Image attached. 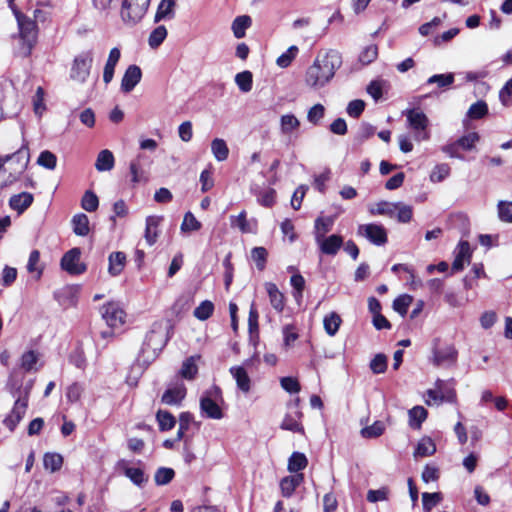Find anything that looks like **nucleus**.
I'll use <instances>...</instances> for the list:
<instances>
[{
  "instance_id": "f257e3e1",
  "label": "nucleus",
  "mask_w": 512,
  "mask_h": 512,
  "mask_svg": "<svg viewBox=\"0 0 512 512\" xmlns=\"http://www.w3.org/2000/svg\"><path fill=\"white\" fill-rule=\"evenodd\" d=\"M342 65V55L335 49H328L317 54L313 63L304 74L305 85L312 90H320L328 85Z\"/></svg>"
},
{
  "instance_id": "f03ea898",
  "label": "nucleus",
  "mask_w": 512,
  "mask_h": 512,
  "mask_svg": "<svg viewBox=\"0 0 512 512\" xmlns=\"http://www.w3.org/2000/svg\"><path fill=\"white\" fill-rule=\"evenodd\" d=\"M29 159L27 147H21L11 155L0 156V186L13 183L25 171Z\"/></svg>"
},
{
  "instance_id": "7ed1b4c3",
  "label": "nucleus",
  "mask_w": 512,
  "mask_h": 512,
  "mask_svg": "<svg viewBox=\"0 0 512 512\" xmlns=\"http://www.w3.org/2000/svg\"><path fill=\"white\" fill-rule=\"evenodd\" d=\"M19 28V38L21 40L20 53L28 57L37 42L38 26L37 23L21 12L14 11Z\"/></svg>"
},
{
  "instance_id": "20e7f679",
  "label": "nucleus",
  "mask_w": 512,
  "mask_h": 512,
  "mask_svg": "<svg viewBox=\"0 0 512 512\" xmlns=\"http://www.w3.org/2000/svg\"><path fill=\"white\" fill-rule=\"evenodd\" d=\"M150 0H124L120 15L127 26H135L145 16Z\"/></svg>"
},
{
  "instance_id": "39448f33",
  "label": "nucleus",
  "mask_w": 512,
  "mask_h": 512,
  "mask_svg": "<svg viewBox=\"0 0 512 512\" xmlns=\"http://www.w3.org/2000/svg\"><path fill=\"white\" fill-rule=\"evenodd\" d=\"M29 393L30 387L20 391L11 412L4 419L3 423L10 431H13L25 416L28 408Z\"/></svg>"
},
{
  "instance_id": "423d86ee",
  "label": "nucleus",
  "mask_w": 512,
  "mask_h": 512,
  "mask_svg": "<svg viewBox=\"0 0 512 512\" xmlns=\"http://www.w3.org/2000/svg\"><path fill=\"white\" fill-rule=\"evenodd\" d=\"M435 341L432 349V363L437 367H450L457 361L458 351L452 344L438 345Z\"/></svg>"
},
{
  "instance_id": "0eeeda50",
  "label": "nucleus",
  "mask_w": 512,
  "mask_h": 512,
  "mask_svg": "<svg viewBox=\"0 0 512 512\" xmlns=\"http://www.w3.org/2000/svg\"><path fill=\"white\" fill-rule=\"evenodd\" d=\"M409 126L415 131L416 141H425L430 138V133L427 130L429 120L427 116L418 109H410L406 111Z\"/></svg>"
},
{
  "instance_id": "6e6552de",
  "label": "nucleus",
  "mask_w": 512,
  "mask_h": 512,
  "mask_svg": "<svg viewBox=\"0 0 512 512\" xmlns=\"http://www.w3.org/2000/svg\"><path fill=\"white\" fill-rule=\"evenodd\" d=\"M102 318L111 328H118L124 325L126 312L122 305L116 301H110L104 304L100 309Z\"/></svg>"
},
{
  "instance_id": "1a4fd4ad",
  "label": "nucleus",
  "mask_w": 512,
  "mask_h": 512,
  "mask_svg": "<svg viewBox=\"0 0 512 512\" xmlns=\"http://www.w3.org/2000/svg\"><path fill=\"white\" fill-rule=\"evenodd\" d=\"M93 57L91 52L78 55L73 62L71 78L78 82H84L90 74Z\"/></svg>"
},
{
  "instance_id": "9d476101",
  "label": "nucleus",
  "mask_w": 512,
  "mask_h": 512,
  "mask_svg": "<svg viewBox=\"0 0 512 512\" xmlns=\"http://www.w3.org/2000/svg\"><path fill=\"white\" fill-rule=\"evenodd\" d=\"M358 234L378 246L384 245L387 242L386 229L379 224H362L358 227Z\"/></svg>"
},
{
  "instance_id": "9b49d317",
  "label": "nucleus",
  "mask_w": 512,
  "mask_h": 512,
  "mask_svg": "<svg viewBox=\"0 0 512 512\" xmlns=\"http://www.w3.org/2000/svg\"><path fill=\"white\" fill-rule=\"evenodd\" d=\"M81 251L79 248H73L66 252L61 259L63 270L72 275H78L86 270V266L80 261Z\"/></svg>"
},
{
  "instance_id": "f8f14e48",
  "label": "nucleus",
  "mask_w": 512,
  "mask_h": 512,
  "mask_svg": "<svg viewBox=\"0 0 512 512\" xmlns=\"http://www.w3.org/2000/svg\"><path fill=\"white\" fill-rule=\"evenodd\" d=\"M219 394V389L214 388L211 391H207L200 399V408L201 411L208 417L212 419H221L223 417L222 410L216 400L213 398V395L217 396Z\"/></svg>"
},
{
  "instance_id": "ddd939ff",
  "label": "nucleus",
  "mask_w": 512,
  "mask_h": 512,
  "mask_svg": "<svg viewBox=\"0 0 512 512\" xmlns=\"http://www.w3.org/2000/svg\"><path fill=\"white\" fill-rule=\"evenodd\" d=\"M289 409L282 420L281 429L303 434L304 428L301 424L303 414L299 410L298 400Z\"/></svg>"
},
{
  "instance_id": "4468645a",
  "label": "nucleus",
  "mask_w": 512,
  "mask_h": 512,
  "mask_svg": "<svg viewBox=\"0 0 512 512\" xmlns=\"http://www.w3.org/2000/svg\"><path fill=\"white\" fill-rule=\"evenodd\" d=\"M444 385H445L444 381L438 380L436 382L435 389L428 390V392H427L428 399L426 400V403L428 405H432L433 403L439 404L444 400L449 401V402L454 401L455 396H456L454 390L449 389V390L445 391L443 388Z\"/></svg>"
},
{
  "instance_id": "2eb2a0df",
  "label": "nucleus",
  "mask_w": 512,
  "mask_h": 512,
  "mask_svg": "<svg viewBox=\"0 0 512 512\" xmlns=\"http://www.w3.org/2000/svg\"><path fill=\"white\" fill-rule=\"evenodd\" d=\"M142 77L141 69L137 65H130L122 78L121 89L128 93L140 82Z\"/></svg>"
},
{
  "instance_id": "dca6fc26",
  "label": "nucleus",
  "mask_w": 512,
  "mask_h": 512,
  "mask_svg": "<svg viewBox=\"0 0 512 512\" xmlns=\"http://www.w3.org/2000/svg\"><path fill=\"white\" fill-rule=\"evenodd\" d=\"M300 121L294 114H284L280 117V133L290 139L297 134Z\"/></svg>"
},
{
  "instance_id": "f3484780",
  "label": "nucleus",
  "mask_w": 512,
  "mask_h": 512,
  "mask_svg": "<svg viewBox=\"0 0 512 512\" xmlns=\"http://www.w3.org/2000/svg\"><path fill=\"white\" fill-rule=\"evenodd\" d=\"M165 345V341L163 340V337L161 334L150 331L145 338V341L142 346V352L143 354L149 353L150 350H152L151 356L155 357L158 352L162 350V348Z\"/></svg>"
},
{
  "instance_id": "a211bd4d",
  "label": "nucleus",
  "mask_w": 512,
  "mask_h": 512,
  "mask_svg": "<svg viewBox=\"0 0 512 512\" xmlns=\"http://www.w3.org/2000/svg\"><path fill=\"white\" fill-rule=\"evenodd\" d=\"M320 250L327 255H335L343 244V238L339 235H331L316 240Z\"/></svg>"
},
{
  "instance_id": "6ab92c4d",
  "label": "nucleus",
  "mask_w": 512,
  "mask_h": 512,
  "mask_svg": "<svg viewBox=\"0 0 512 512\" xmlns=\"http://www.w3.org/2000/svg\"><path fill=\"white\" fill-rule=\"evenodd\" d=\"M471 257L470 245L467 241H462L456 248L455 259L452 263V270L460 271L464 268V264L469 263Z\"/></svg>"
},
{
  "instance_id": "aec40b11",
  "label": "nucleus",
  "mask_w": 512,
  "mask_h": 512,
  "mask_svg": "<svg viewBox=\"0 0 512 512\" xmlns=\"http://www.w3.org/2000/svg\"><path fill=\"white\" fill-rule=\"evenodd\" d=\"M145 160V155L138 154L135 159H133L130 163L129 170L131 175V182L133 184H138L140 182H146L148 177L146 172L143 169V161Z\"/></svg>"
},
{
  "instance_id": "412c9836",
  "label": "nucleus",
  "mask_w": 512,
  "mask_h": 512,
  "mask_svg": "<svg viewBox=\"0 0 512 512\" xmlns=\"http://www.w3.org/2000/svg\"><path fill=\"white\" fill-rule=\"evenodd\" d=\"M186 395V388L183 384H177L168 388L162 396V402L167 405H178Z\"/></svg>"
},
{
  "instance_id": "4be33fe9",
  "label": "nucleus",
  "mask_w": 512,
  "mask_h": 512,
  "mask_svg": "<svg viewBox=\"0 0 512 512\" xmlns=\"http://www.w3.org/2000/svg\"><path fill=\"white\" fill-rule=\"evenodd\" d=\"M230 373L237 383V387L244 393H248L251 388V380L242 366H233L230 368Z\"/></svg>"
},
{
  "instance_id": "5701e85b",
  "label": "nucleus",
  "mask_w": 512,
  "mask_h": 512,
  "mask_svg": "<svg viewBox=\"0 0 512 512\" xmlns=\"http://www.w3.org/2000/svg\"><path fill=\"white\" fill-rule=\"evenodd\" d=\"M231 225L233 227H238L242 233H255L257 228L256 220H248L246 218V212L242 211L237 216H231Z\"/></svg>"
},
{
  "instance_id": "b1692460",
  "label": "nucleus",
  "mask_w": 512,
  "mask_h": 512,
  "mask_svg": "<svg viewBox=\"0 0 512 512\" xmlns=\"http://www.w3.org/2000/svg\"><path fill=\"white\" fill-rule=\"evenodd\" d=\"M33 200L34 197L31 193L22 192L13 195L9 200V205L13 210L21 214L33 203Z\"/></svg>"
},
{
  "instance_id": "393cba45",
  "label": "nucleus",
  "mask_w": 512,
  "mask_h": 512,
  "mask_svg": "<svg viewBox=\"0 0 512 512\" xmlns=\"http://www.w3.org/2000/svg\"><path fill=\"white\" fill-rule=\"evenodd\" d=\"M120 50L118 48H112L110 50L108 59L106 61L104 71H103V80L106 84L110 83L114 76L115 67L120 59Z\"/></svg>"
},
{
  "instance_id": "a878e982",
  "label": "nucleus",
  "mask_w": 512,
  "mask_h": 512,
  "mask_svg": "<svg viewBox=\"0 0 512 512\" xmlns=\"http://www.w3.org/2000/svg\"><path fill=\"white\" fill-rule=\"evenodd\" d=\"M114 164H115V158H114L113 153L110 150L104 149L98 153L96 162H95V168L97 171H99V172L110 171L113 169Z\"/></svg>"
},
{
  "instance_id": "bb28decb",
  "label": "nucleus",
  "mask_w": 512,
  "mask_h": 512,
  "mask_svg": "<svg viewBox=\"0 0 512 512\" xmlns=\"http://www.w3.org/2000/svg\"><path fill=\"white\" fill-rule=\"evenodd\" d=\"M303 474L284 477L280 482L281 493L284 497H291L295 489L302 483Z\"/></svg>"
},
{
  "instance_id": "cd10ccee",
  "label": "nucleus",
  "mask_w": 512,
  "mask_h": 512,
  "mask_svg": "<svg viewBox=\"0 0 512 512\" xmlns=\"http://www.w3.org/2000/svg\"><path fill=\"white\" fill-rule=\"evenodd\" d=\"M265 289L269 296L272 307L278 312H281L285 305L284 295L279 291L278 287L271 282H267L265 284Z\"/></svg>"
},
{
  "instance_id": "c85d7f7f",
  "label": "nucleus",
  "mask_w": 512,
  "mask_h": 512,
  "mask_svg": "<svg viewBox=\"0 0 512 512\" xmlns=\"http://www.w3.org/2000/svg\"><path fill=\"white\" fill-rule=\"evenodd\" d=\"M108 272L111 276H118L126 264V255L123 252H113L109 256Z\"/></svg>"
},
{
  "instance_id": "c756f323",
  "label": "nucleus",
  "mask_w": 512,
  "mask_h": 512,
  "mask_svg": "<svg viewBox=\"0 0 512 512\" xmlns=\"http://www.w3.org/2000/svg\"><path fill=\"white\" fill-rule=\"evenodd\" d=\"M161 219L159 216H149L146 219L145 240L150 246L156 242Z\"/></svg>"
},
{
  "instance_id": "7c9ffc66",
  "label": "nucleus",
  "mask_w": 512,
  "mask_h": 512,
  "mask_svg": "<svg viewBox=\"0 0 512 512\" xmlns=\"http://www.w3.org/2000/svg\"><path fill=\"white\" fill-rule=\"evenodd\" d=\"M71 224L73 227V232L78 236H86L89 234V219L87 215L83 213H78L73 216L71 220Z\"/></svg>"
},
{
  "instance_id": "2f4dec72",
  "label": "nucleus",
  "mask_w": 512,
  "mask_h": 512,
  "mask_svg": "<svg viewBox=\"0 0 512 512\" xmlns=\"http://www.w3.org/2000/svg\"><path fill=\"white\" fill-rule=\"evenodd\" d=\"M200 359L199 355L190 356L187 358L180 369V375L184 379L192 380L198 373L197 361Z\"/></svg>"
},
{
  "instance_id": "473e14b6",
  "label": "nucleus",
  "mask_w": 512,
  "mask_h": 512,
  "mask_svg": "<svg viewBox=\"0 0 512 512\" xmlns=\"http://www.w3.org/2000/svg\"><path fill=\"white\" fill-rule=\"evenodd\" d=\"M333 224H334L333 217H330V216L318 217L315 220V231H314L315 241L325 237L326 234L329 231H331Z\"/></svg>"
},
{
  "instance_id": "72a5a7b5",
  "label": "nucleus",
  "mask_w": 512,
  "mask_h": 512,
  "mask_svg": "<svg viewBox=\"0 0 512 512\" xmlns=\"http://www.w3.org/2000/svg\"><path fill=\"white\" fill-rule=\"evenodd\" d=\"M175 6L176 0H162L155 15V21L172 19L174 17Z\"/></svg>"
},
{
  "instance_id": "f704fd0d",
  "label": "nucleus",
  "mask_w": 512,
  "mask_h": 512,
  "mask_svg": "<svg viewBox=\"0 0 512 512\" xmlns=\"http://www.w3.org/2000/svg\"><path fill=\"white\" fill-rule=\"evenodd\" d=\"M341 323L342 319L336 312L329 313L323 319L324 330L331 337L336 335Z\"/></svg>"
},
{
  "instance_id": "c9c22d12",
  "label": "nucleus",
  "mask_w": 512,
  "mask_h": 512,
  "mask_svg": "<svg viewBox=\"0 0 512 512\" xmlns=\"http://www.w3.org/2000/svg\"><path fill=\"white\" fill-rule=\"evenodd\" d=\"M211 152L215 159L219 162L225 161L229 156V148L225 140L215 138L211 142Z\"/></svg>"
},
{
  "instance_id": "e433bc0d",
  "label": "nucleus",
  "mask_w": 512,
  "mask_h": 512,
  "mask_svg": "<svg viewBox=\"0 0 512 512\" xmlns=\"http://www.w3.org/2000/svg\"><path fill=\"white\" fill-rule=\"evenodd\" d=\"M252 20L248 15L238 16L234 19L232 23V31L234 36L237 39L243 38L245 36V31L250 27Z\"/></svg>"
},
{
  "instance_id": "4c0bfd02",
  "label": "nucleus",
  "mask_w": 512,
  "mask_h": 512,
  "mask_svg": "<svg viewBox=\"0 0 512 512\" xmlns=\"http://www.w3.org/2000/svg\"><path fill=\"white\" fill-rule=\"evenodd\" d=\"M397 211V203L382 201L370 209L373 215H385L394 218Z\"/></svg>"
},
{
  "instance_id": "58836bf2",
  "label": "nucleus",
  "mask_w": 512,
  "mask_h": 512,
  "mask_svg": "<svg viewBox=\"0 0 512 512\" xmlns=\"http://www.w3.org/2000/svg\"><path fill=\"white\" fill-rule=\"evenodd\" d=\"M436 452V445L431 438H422L415 449V457L431 456Z\"/></svg>"
},
{
  "instance_id": "ea45409f",
  "label": "nucleus",
  "mask_w": 512,
  "mask_h": 512,
  "mask_svg": "<svg viewBox=\"0 0 512 512\" xmlns=\"http://www.w3.org/2000/svg\"><path fill=\"white\" fill-rule=\"evenodd\" d=\"M40 354L35 350H29L21 356V368L26 372L31 370L37 371L36 364L39 361Z\"/></svg>"
},
{
  "instance_id": "a19ab883",
  "label": "nucleus",
  "mask_w": 512,
  "mask_h": 512,
  "mask_svg": "<svg viewBox=\"0 0 512 512\" xmlns=\"http://www.w3.org/2000/svg\"><path fill=\"white\" fill-rule=\"evenodd\" d=\"M427 418V411L422 406H415L409 410V424L412 428L419 429Z\"/></svg>"
},
{
  "instance_id": "79ce46f5",
  "label": "nucleus",
  "mask_w": 512,
  "mask_h": 512,
  "mask_svg": "<svg viewBox=\"0 0 512 512\" xmlns=\"http://www.w3.org/2000/svg\"><path fill=\"white\" fill-rule=\"evenodd\" d=\"M156 420L161 431H169L176 424L174 416L170 412L165 410H159L156 413Z\"/></svg>"
},
{
  "instance_id": "37998d69",
  "label": "nucleus",
  "mask_w": 512,
  "mask_h": 512,
  "mask_svg": "<svg viewBox=\"0 0 512 512\" xmlns=\"http://www.w3.org/2000/svg\"><path fill=\"white\" fill-rule=\"evenodd\" d=\"M63 464V458L58 453H46L43 458V465L50 472L58 471Z\"/></svg>"
},
{
  "instance_id": "c03bdc74",
  "label": "nucleus",
  "mask_w": 512,
  "mask_h": 512,
  "mask_svg": "<svg viewBox=\"0 0 512 512\" xmlns=\"http://www.w3.org/2000/svg\"><path fill=\"white\" fill-rule=\"evenodd\" d=\"M27 270L29 273H34L36 279H40L43 268L40 265V253L38 250H33L28 259Z\"/></svg>"
},
{
  "instance_id": "a18cd8bd",
  "label": "nucleus",
  "mask_w": 512,
  "mask_h": 512,
  "mask_svg": "<svg viewBox=\"0 0 512 512\" xmlns=\"http://www.w3.org/2000/svg\"><path fill=\"white\" fill-rule=\"evenodd\" d=\"M235 82L242 92H250L253 84V75L250 71L240 72L236 74Z\"/></svg>"
},
{
  "instance_id": "49530a36",
  "label": "nucleus",
  "mask_w": 512,
  "mask_h": 512,
  "mask_svg": "<svg viewBox=\"0 0 512 512\" xmlns=\"http://www.w3.org/2000/svg\"><path fill=\"white\" fill-rule=\"evenodd\" d=\"M307 458L304 454L299 452H294L288 462V470L290 472H298L303 470L307 466Z\"/></svg>"
},
{
  "instance_id": "de8ad7c7",
  "label": "nucleus",
  "mask_w": 512,
  "mask_h": 512,
  "mask_svg": "<svg viewBox=\"0 0 512 512\" xmlns=\"http://www.w3.org/2000/svg\"><path fill=\"white\" fill-rule=\"evenodd\" d=\"M193 415L189 412H182L179 416V428L177 431L176 440L180 441L184 438V435L186 431L189 430L192 422H193Z\"/></svg>"
},
{
  "instance_id": "09e8293b",
  "label": "nucleus",
  "mask_w": 512,
  "mask_h": 512,
  "mask_svg": "<svg viewBox=\"0 0 512 512\" xmlns=\"http://www.w3.org/2000/svg\"><path fill=\"white\" fill-rule=\"evenodd\" d=\"M213 311H214L213 303L209 300H205V301L201 302L200 305L195 308L193 314L197 319H199L201 321H205L213 314Z\"/></svg>"
},
{
  "instance_id": "8fccbe9b",
  "label": "nucleus",
  "mask_w": 512,
  "mask_h": 512,
  "mask_svg": "<svg viewBox=\"0 0 512 512\" xmlns=\"http://www.w3.org/2000/svg\"><path fill=\"white\" fill-rule=\"evenodd\" d=\"M167 37V29L164 26L156 27L149 36L148 43L151 48H157Z\"/></svg>"
},
{
  "instance_id": "3c124183",
  "label": "nucleus",
  "mask_w": 512,
  "mask_h": 512,
  "mask_svg": "<svg viewBox=\"0 0 512 512\" xmlns=\"http://www.w3.org/2000/svg\"><path fill=\"white\" fill-rule=\"evenodd\" d=\"M124 474L137 486H141L147 481V477L141 468L127 467Z\"/></svg>"
},
{
  "instance_id": "603ef678",
  "label": "nucleus",
  "mask_w": 512,
  "mask_h": 512,
  "mask_svg": "<svg viewBox=\"0 0 512 512\" xmlns=\"http://www.w3.org/2000/svg\"><path fill=\"white\" fill-rule=\"evenodd\" d=\"M298 47L293 45V46H290L286 52H284L282 55H280L278 58H277V65L281 68H286L288 67L292 61L295 59V57L297 56L298 54Z\"/></svg>"
},
{
  "instance_id": "864d4df0",
  "label": "nucleus",
  "mask_w": 512,
  "mask_h": 512,
  "mask_svg": "<svg viewBox=\"0 0 512 512\" xmlns=\"http://www.w3.org/2000/svg\"><path fill=\"white\" fill-rule=\"evenodd\" d=\"M98 205L97 195L92 191H86L81 200V207L88 212H93L98 208Z\"/></svg>"
},
{
  "instance_id": "5fc2aeb1",
  "label": "nucleus",
  "mask_w": 512,
  "mask_h": 512,
  "mask_svg": "<svg viewBox=\"0 0 512 512\" xmlns=\"http://www.w3.org/2000/svg\"><path fill=\"white\" fill-rule=\"evenodd\" d=\"M412 301V296L407 294L401 295L394 300L393 309L401 316H405Z\"/></svg>"
},
{
  "instance_id": "6e6d98bb",
  "label": "nucleus",
  "mask_w": 512,
  "mask_h": 512,
  "mask_svg": "<svg viewBox=\"0 0 512 512\" xmlns=\"http://www.w3.org/2000/svg\"><path fill=\"white\" fill-rule=\"evenodd\" d=\"M378 56V47L375 44H370L366 46L359 55V61L364 64L368 65L372 63Z\"/></svg>"
},
{
  "instance_id": "4d7b16f0",
  "label": "nucleus",
  "mask_w": 512,
  "mask_h": 512,
  "mask_svg": "<svg viewBox=\"0 0 512 512\" xmlns=\"http://www.w3.org/2000/svg\"><path fill=\"white\" fill-rule=\"evenodd\" d=\"M498 217L502 222L512 223V202L499 201L497 205Z\"/></svg>"
},
{
  "instance_id": "13d9d810",
  "label": "nucleus",
  "mask_w": 512,
  "mask_h": 512,
  "mask_svg": "<svg viewBox=\"0 0 512 512\" xmlns=\"http://www.w3.org/2000/svg\"><path fill=\"white\" fill-rule=\"evenodd\" d=\"M450 174V167L448 164L442 163L436 165L431 174H430V180L431 182L438 183L443 181L448 175Z\"/></svg>"
},
{
  "instance_id": "bf43d9fd",
  "label": "nucleus",
  "mask_w": 512,
  "mask_h": 512,
  "mask_svg": "<svg viewBox=\"0 0 512 512\" xmlns=\"http://www.w3.org/2000/svg\"><path fill=\"white\" fill-rule=\"evenodd\" d=\"M385 425L381 421H376L372 425L365 427L361 430L364 438H376L383 434Z\"/></svg>"
},
{
  "instance_id": "052dcab7",
  "label": "nucleus",
  "mask_w": 512,
  "mask_h": 512,
  "mask_svg": "<svg viewBox=\"0 0 512 512\" xmlns=\"http://www.w3.org/2000/svg\"><path fill=\"white\" fill-rule=\"evenodd\" d=\"M454 82V75L452 73L436 74L428 78V84H437L438 87H448Z\"/></svg>"
},
{
  "instance_id": "680f3d73",
  "label": "nucleus",
  "mask_w": 512,
  "mask_h": 512,
  "mask_svg": "<svg viewBox=\"0 0 512 512\" xmlns=\"http://www.w3.org/2000/svg\"><path fill=\"white\" fill-rule=\"evenodd\" d=\"M201 228V223L195 218L191 212H187L181 224L182 232L198 231Z\"/></svg>"
},
{
  "instance_id": "e2e57ef3",
  "label": "nucleus",
  "mask_w": 512,
  "mask_h": 512,
  "mask_svg": "<svg viewBox=\"0 0 512 512\" xmlns=\"http://www.w3.org/2000/svg\"><path fill=\"white\" fill-rule=\"evenodd\" d=\"M479 141V135L476 132H470L457 140L459 147L463 150H472Z\"/></svg>"
},
{
  "instance_id": "0e129e2a",
  "label": "nucleus",
  "mask_w": 512,
  "mask_h": 512,
  "mask_svg": "<svg viewBox=\"0 0 512 512\" xmlns=\"http://www.w3.org/2000/svg\"><path fill=\"white\" fill-rule=\"evenodd\" d=\"M442 500V494L439 492L435 493H423L422 494V503L423 509L426 512H429L434 506H436Z\"/></svg>"
},
{
  "instance_id": "69168bd1",
  "label": "nucleus",
  "mask_w": 512,
  "mask_h": 512,
  "mask_svg": "<svg viewBox=\"0 0 512 512\" xmlns=\"http://www.w3.org/2000/svg\"><path fill=\"white\" fill-rule=\"evenodd\" d=\"M37 163L49 170H53L57 164V157L52 152L46 150L40 153Z\"/></svg>"
},
{
  "instance_id": "338daca9",
  "label": "nucleus",
  "mask_w": 512,
  "mask_h": 512,
  "mask_svg": "<svg viewBox=\"0 0 512 512\" xmlns=\"http://www.w3.org/2000/svg\"><path fill=\"white\" fill-rule=\"evenodd\" d=\"M413 209L411 206L398 202L395 217L399 222L408 223L412 219Z\"/></svg>"
},
{
  "instance_id": "774afa93",
  "label": "nucleus",
  "mask_w": 512,
  "mask_h": 512,
  "mask_svg": "<svg viewBox=\"0 0 512 512\" xmlns=\"http://www.w3.org/2000/svg\"><path fill=\"white\" fill-rule=\"evenodd\" d=\"M488 112L487 104L483 101H478L472 104L468 110V116L471 119H480Z\"/></svg>"
}]
</instances>
